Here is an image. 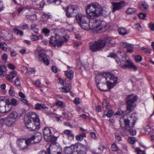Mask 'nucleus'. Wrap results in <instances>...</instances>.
I'll list each match as a JSON object with an SVG mask.
<instances>
[{"instance_id":"nucleus-1","label":"nucleus","mask_w":154,"mask_h":154,"mask_svg":"<svg viewBox=\"0 0 154 154\" xmlns=\"http://www.w3.org/2000/svg\"><path fill=\"white\" fill-rule=\"evenodd\" d=\"M24 121L26 127L30 131H36L40 128V120L35 112L30 113L24 118Z\"/></svg>"},{"instance_id":"nucleus-2","label":"nucleus","mask_w":154,"mask_h":154,"mask_svg":"<svg viewBox=\"0 0 154 154\" xmlns=\"http://www.w3.org/2000/svg\"><path fill=\"white\" fill-rule=\"evenodd\" d=\"M110 57L114 58L117 63L121 67L132 68L134 71L137 70V66L129 60L126 59L123 52L119 51L116 54H112Z\"/></svg>"},{"instance_id":"nucleus-3","label":"nucleus","mask_w":154,"mask_h":154,"mask_svg":"<svg viewBox=\"0 0 154 154\" xmlns=\"http://www.w3.org/2000/svg\"><path fill=\"white\" fill-rule=\"evenodd\" d=\"M117 77L112 74H110L109 73L106 72L104 73H100L98 75H96L95 77V82L97 87L100 90L103 91H106V90L103 89H101L98 86L99 82L101 80H106L107 86V87L111 88L113 87L115 85V83L117 80Z\"/></svg>"},{"instance_id":"nucleus-4","label":"nucleus","mask_w":154,"mask_h":154,"mask_svg":"<svg viewBox=\"0 0 154 154\" xmlns=\"http://www.w3.org/2000/svg\"><path fill=\"white\" fill-rule=\"evenodd\" d=\"M115 39L110 37H108L105 39H100L94 43L90 44V49L93 52L99 51L106 45L108 47H112L115 43Z\"/></svg>"},{"instance_id":"nucleus-5","label":"nucleus","mask_w":154,"mask_h":154,"mask_svg":"<svg viewBox=\"0 0 154 154\" xmlns=\"http://www.w3.org/2000/svg\"><path fill=\"white\" fill-rule=\"evenodd\" d=\"M102 8L99 4L93 2L87 5L86 8V12L87 18L93 19L99 17L102 14Z\"/></svg>"},{"instance_id":"nucleus-6","label":"nucleus","mask_w":154,"mask_h":154,"mask_svg":"<svg viewBox=\"0 0 154 154\" xmlns=\"http://www.w3.org/2000/svg\"><path fill=\"white\" fill-rule=\"evenodd\" d=\"M136 116V115L135 114L131 115V118L133 120L131 125H130V124L129 120L124 119V116L125 115H124L123 117H121L120 120V123L121 128L123 129L127 130L129 131L131 135L133 136L135 135L136 134V131L132 129L137 119Z\"/></svg>"},{"instance_id":"nucleus-7","label":"nucleus","mask_w":154,"mask_h":154,"mask_svg":"<svg viewBox=\"0 0 154 154\" xmlns=\"http://www.w3.org/2000/svg\"><path fill=\"white\" fill-rule=\"evenodd\" d=\"M137 97L134 94L129 95L127 97L126 100L127 109L130 112L133 111L136 107V105L134 103L137 102Z\"/></svg>"},{"instance_id":"nucleus-8","label":"nucleus","mask_w":154,"mask_h":154,"mask_svg":"<svg viewBox=\"0 0 154 154\" xmlns=\"http://www.w3.org/2000/svg\"><path fill=\"white\" fill-rule=\"evenodd\" d=\"M90 20L89 22V29L97 31L99 32L105 31V28L102 27L101 26V21L100 20Z\"/></svg>"},{"instance_id":"nucleus-9","label":"nucleus","mask_w":154,"mask_h":154,"mask_svg":"<svg viewBox=\"0 0 154 154\" xmlns=\"http://www.w3.org/2000/svg\"><path fill=\"white\" fill-rule=\"evenodd\" d=\"M85 16L81 14H78L75 16L76 21L79 23L81 27L86 30L89 29V23H87L85 20Z\"/></svg>"},{"instance_id":"nucleus-10","label":"nucleus","mask_w":154,"mask_h":154,"mask_svg":"<svg viewBox=\"0 0 154 154\" xmlns=\"http://www.w3.org/2000/svg\"><path fill=\"white\" fill-rule=\"evenodd\" d=\"M68 39L65 38H60L59 37L52 36L50 38L49 43L51 46L58 47H60L64 42H67Z\"/></svg>"},{"instance_id":"nucleus-11","label":"nucleus","mask_w":154,"mask_h":154,"mask_svg":"<svg viewBox=\"0 0 154 154\" xmlns=\"http://www.w3.org/2000/svg\"><path fill=\"white\" fill-rule=\"evenodd\" d=\"M44 139L48 142L54 143L57 140V138L52 135V133L50 129L48 127L45 128L43 131Z\"/></svg>"},{"instance_id":"nucleus-12","label":"nucleus","mask_w":154,"mask_h":154,"mask_svg":"<svg viewBox=\"0 0 154 154\" xmlns=\"http://www.w3.org/2000/svg\"><path fill=\"white\" fill-rule=\"evenodd\" d=\"M47 151L49 154H62V153L61 148L53 143L50 145Z\"/></svg>"},{"instance_id":"nucleus-13","label":"nucleus","mask_w":154,"mask_h":154,"mask_svg":"<svg viewBox=\"0 0 154 154\" xmlns=\"http://www.w3.org/2000/svg\"><path fill=\"white\" fill-rule=\"evenodd\" d=\"M75 152L73 154H85L87 151V147L80 143L75 144Z\"/></svg>"},{"instance_id":"nucleus-14","label":"nucleus","mask_w":154,"mask_h":154,"mask_svg":"<svg viewBox=\"0 0 154 154\" xmlns=\"http://www.w3.org/2000/svg\"><path fill=\"white\" fill-rule=\"evenodd\" d=\"M78 9V7L77 6H69L66 10V16L68 17H71L73 13L77 12Z\"/></svg>"},{"instance_id":"nucleus-15","label":"nucleus","mask_w":154,"mask_h":154,"mask_svg":"<svg viewBox=\"0 0 154 154\" xmlns=\"http://www.w3.org/2000/svg\"><path fill=\"white\" fill-rule=\"evenodd\" d=\"M112 11L113 12L122 9L125 5V2H123L118 3L112 2Z\"/></svg>"},{"instance_id":"nucleus-16","label":"nucleus","mask_w":154,"mask_h":154,"mask_svg":"<svg viewBox=\"0 0 154 154\" xmlns=\"http://www.w3.org/2000/svg\"><path fill=\"white\" fill-rule=\"evenodd\" d=\"M38 59L39 61L43 62L46 65L49 64L50 61L48 58L47 55L44 53L39 54Z\"/></svg>"},{"instance_id":"nucleus-17","label":"nucleus","mask_w":154,"mask_h":154,"mask_svg":"<svg viewBox=\"0 0 154 154\" xmlns=\"http://www.w3.org/2000/svg\"><path fill=\"white\" fill-rule=\"evenodd\" d=\"M17 143L18 147L22 150L27 149V147L26 140L24 139H18Z\"/></svg>"},{"instance_id":"nucleus-18","label":"nucleus","mask_w":154,"mask_h":154,"mask_svg":"<svg viewBox=\"0 0 154 154\" xmlns=\"http://www.w3.org/2000/svg\"><path fill=\"white\" fill-rule=\"evenodd\" d=\"M64 152L65 154H73L75 152V145H71L70 146H66Z\"/></svg>"},{"instance_id":"nucleus-19","label":"nucleus","mask_w":154,"mask_h":154,"mask_svg":"<svg viewBox=\"0 0 154 154\" xmlns=\"http://www.w3.org/2000/svg\"><path fill=\"white\" fill-rule=\"evenodd\" d=\"M35 109L38 110L43 109V111L45 112L48 111V107L45 104L38 103L35 105Z\"/></svg>"},{"instance_id":"nucleus-20","label":"nucleus","mask_w":154,"mask_h":154,"mask_svg":"<svg viewBox=\"0 0 154 154\" xmlns=\"http://www.w3.org/2000/svg\"><path fill=\"white\" fill-rule=\"evenodd\" d=\"M17 75V72L15 70L10 72L6 77V79L11 82H13V79Z\"/></svg>"},{"instance_id":"nucleus-21","label":"nucleus","mask_w":154,"mask_h":154,"mask_svg":"<svg viewBox=\"0 0 154 154\" xmlns=\"http://www.w3.org/2000/svg\"><path fill=\"white\" fill-rule=\"evenodd\" d=\"M32 136L35 143H37L39 142L41 140V134L39 133H36Z\"/></svg>"},{"instance_id":"nucleus-22","label":"nucleus","mask_w":154,"mask_h":154,"mask_svg":"<svg viewBox=\"0 0 154 154\" xmlns=\"http://www.w3.org/2000/svg\"><path fill=\"white\" fill-rule=\"evenodd\" d=\"M6 67L4 65L0 66V77L2 78L7 73Z\"/></svg>"},{"instance_id":"nucleus-23","label":"nucleus","mask_w":154,"mask_h":154,"mask_svg":"<svg viewBox=\"0 0 154 154\" xmlns=\"http://www.w3.org/2000/svg\"><path fill=\"white\" fill-rule=\"evenodd\" d=\"M64 132L66 134L69 140H72L74 139V135L71 131L66 130L64 131Z\"/></svg>"},{"instance_id":"nucleus-24","label":"nucleus","mask_w":154,"mask_h":154,"mask_svg":"<svg viewBox=\"0 0 154 154\" xmlns=\"http://www.w3.org/2000/svg\"><path fill=\"white\" fill-rule=\"evenodd\" d=\"M118 32L120 35H125L129 33L128 31H127L126 29L124 27H121L118 29Z\"/></svg>"},{"instance_id":"nucleus-25","label":"nucleus","mask_w":154,"mask_h":154,"mask_svg":"<svg viewBox=\"0 0 154 154\" xmlns=\"http://www.w3.org/2000/svg\"><path fill=\"white\" fill-rule=\"evenodd\" d=\"M73 72L71 70L65 72V74L66 76L70 79H72L73 78Z\"/></svg>"},{"instance_id":"nucleus-26","label":"nucleus","mask_w":154,"mask_h":154,"mask_svg":"<svg viewBox=\"0 0 154 154\" xmlns=\"http://www.w3.org/2000/svg\"><path fill=\"white\" fill-rule=\"evenodd\" d=\"M19 117L17 112L14 111L12 112L9 115V117L14 120Z\"/></svg>"},{"instance_id":"nucleus-27","label":"nucleus","mask_w":154,"mask_h":154,"mask_svg":"<svg viewBox=\"0 0 154 154\" xmlns=\"http://www.w3.org/2000/svg\"><path fill=\"white\" fill-rule=\"evenodd\" d=\"M14 123V120L10 118L9 117L8 118L6 119L5 125L8 126H11L12 125H13Z\"/></svg>"},{"instance_id":"nucleus-28","label":"nucleus","mask_w":154,"mask_h":154,"mask_svg":"<svg viewBox=\"0 0 154 154\" xmlns=\"http://www.w3.org/2000/svg\"><path fill=\"white\" fill-rule=\"evenodd\" d=\"M13 31L17 35H20L21 36L23 35V32L17 28H14L13 29Z\"/></svg>"},{"instance_id":"nucleus-29","label":"nucleus","mask_w":154,"mask_h":154,"mask_svg":"<svg viewBox=\"0 0 154 154\" xmlns=\"http://www.w3.org/2000/svg\"><path fill=\"white\" fill-rule=\"evenodd\" d=\"M25 140L27 146L35 143L32 136H31V137H30Z\"/></svg>"},{"instance_id":"nucleus-30","label":"nucleus","mask_w":154,"mask_h":154,"mask_svg":"<svg viewBox=\"0 0 154 154\" xmlns=\"http://www.w3.org/2000/svg\"><path fill=\"white\" fill-rule=\"evenodd\" d=\"M10 102H11V105L14 106H16L19 104V101L13 98L10 99Z\"/></svg>"},{"instance_id":"nucleus-31","label":"nucleus","mask_w":154,"mask_h":154,"mask_svg":"<svg viewBox=\"0 0 154 154\" xmlns=\"http://www.w3.org/2000/svg\"><path fill=\"white\" fill-rule=\"evenodd\" d=\"M26 17L28 20L31 21L35 20L36 19V15L35 14L32 15H26Z\"/></svg>"},{"instance_id":"nucleus-32","label":"nucleus","mask_w":154,"mask_h":154,"mask_svg":"<svg viewBox=\"0 0 154 154\" xmlns=\"http://www.w3.org/2000/svg\"><path fill=\"white\" fill-rule=\"evenodd\" d=\"M136 9L134 8H128L126 11L127 13L128 14H131L136 12Z\"/></svg>"},{"instance_id":"nucleus-33","label":"nucleus","mask_w":154,"mask_h":154,"mask_svg":"<svg viewBox=\"0 0 154 154\" xmlns=\"http://www.w3.org/2000/svg\"><path fill=\"white\" fill-rule=\"evenodd\" d=\"M133 45L131 44H129L126 49L128 52L131 53L133 51Z\"/></svg>"},{"instance_id":"nucleus-34","label":"nucleus","mask_w":154,"mask_h":154,"mask_svg":"<svg viewBox=\"0 0 154 154\" xmlns=\"http://www.w3.org/2000/svg\"><path fill=\"white\" fill-rule=\"evenodd\" d=\"M60 91L63 93H66L70 92V89L68 87H65L61 88Z\"/></svg>"},{"instance_id":"nucleus-35","label":"nucleus","mask_w":154,"mask_h":154,"mask_svg":"<svg viewBox=\"0 0 154 154\" xmlns=\"http://www.w3.org/2000/svg\"><path fill=\"white\" fill-rule=\"evenodd\" d=\"M140 7L141 9H143L146 10L148 7V5L145 3L143 2L140 5Z\"/></svg>"},{"instance_id":"nucleus-36","label":"nucleus","mask_w":154,"mask_h":154,"mask_svg":"<svg viewBox=\"0 0 154 154\" xmlns=\"http://www.w3.org/2000/svg\"><path fill=\"white\" fill-rule=\"evenodd\" d=\"M9 94L10 96H14L15 91L14 88L11 87L9 89Z\"/></svg>"},{"instance_id":"nucleus-37","label":"nucleus","mask_w":154,"mask_h":154,"mask_svg":"<svg viewBox=\"0 0 154 154\" xmlns=\"http://www.w3.org/2000/svg\"><path fill=\"white\" fill-rule=\"evenodd\" d=\"M128 141L131 144H134L136 142V140L134 137H131L128 138Z\"/></svg>"},{"instance_id":"nucleus-38","label":"nucleus","mask_w":154,"mask_h":154,"mask_svg":"<svg viewBox=\"0 0 154 154\" xmlns=\"http://www.w3.org/2000/svg\"><path fill=\"white\" fill-rule=\"evenodd\" d=\"M14 84L16 86H19L20 85V81L18 77H17L14 81Z\"/></svg>"},{"instance_id":"nucleus-39","label":"nucleus","mask_w":154,"mask_h":154,"mask_svg":"<svg viewBox=\"0 0 154 154\" xmlns=\"http://www.w3.org/2000/svg\"><path fill=\"white\" fill-rule=\"evenodd\" d=\"M6 45L5 42L0 43V48L3 50L6 51L7 49Z\"/></svg>"},{"instance_id":"nucleus-40","label":"nucleus","mask_w":154,"mask_h":154,"mask_svg":"<svg viewBox=\"0 0 154 154\" xmlns=\"http://www.w3.org/2000/svg\"><path fill=\"white\" fill-rule=\"evenodd\" d=\"M113 113L114 112L112 110L109 109L108 110L107 113L105 115L108 117L110 118L112 116Z\"/></svg>"},{"instance_id":"nucleus-41","label":"nucleus","mask_w":154,"mask_h":154,"mask_svg":"<svg viewBox=\"0 0 154 154\" xmlns=\"http://www.w3.org/2000/svg\"><path fill=\"white\" fill-rule=\"evenodd\" d=\"M33 84L37 87L39 88L42 87V85L39 80H37L33 82Z\"/></svg>"},{"instance_id":"nucleus-42","label":"nucleus","mask_w":154,"mask_h":154,"mask_svg":"<svg viewBox=\"0 0 154 154\" xmlns=\"http://www.w3.org/2000/svg\"><path fill=\"white\" fill-rule=\"evenodd\" d=\"M135 150L137 154H145L144 152L140 148L137 147L136 148Z\"/></svg>"},{"instance_id":"nucleus-43","label":"nucleus","mask_w":154,"mask_h":154,"mask_svg":"<svg viewBox=\"0 0 154 154\" xmlns=\"http://www.w3.org/2000/svg\"><path fill=\"white\" fill-rule=\"evenodd\" d=\"M103 107L104 108L107 109L108 106V102L107 100L106 99H104L103 100Z\"/></svg>"},{"instance_id":"nucleus-44","label":"nucleus","mask_w":154,"mask_h":154,"mask_svg":"<svg viewBox=\"0 0 154 154\" xmlns=\"http://www.w3.org/2000/svg\"><path fill=\"white\" fill-rule=\"evenodd\" d=\"M48 2L50 3L54 2L56 5H59L60 4V0H47Z\"/></svg>"},{"instance_id":"nucleus-45","label":"nucleus","mask_w":154,"mask_h":154,"mask_svg":"<svg viewBox=\"0 0 154 154\" xmlns=\"http://www.w3.org/2000/svg\"><path fill=\"white\" fill-rule=\"evenodd\" d=\"M111 149L112 150L114 151H116L118 150V148L116 144L114 143L112 145L111 147Z\"/></svg>"},{"instance_id":"nucleus-46","label":"nucleus","mask_w":154,"mask_h":154,"mask_svg":"<svg viewBox=\"0 0 154 154\" xmlns=\"http://www.w3.org/2000/svg\"><path fill=\"white\" fill-rule=\"evenodd\" d=\"M11 34H10L8 32H6L5 34V35H4L3 36H0L2 37H4V38H6V39L7 40H8L10 39L9 37H11Z\"/></svg>"},{"instance_id":"nucleus-47","label":"nucleus","mask_w":154,"mask_h":154,"mask_svg":"<svg viewBox=\"0 0 154 154\" xmlns=\"http://www.w3.org/2000/svg\"><path fill=\"white\" fill-rule=\"evenodd\" d=\"M135 59L137 62H139L142 60V58L140 56L137 55L135 56Z\"/></svg>"},{"instance_id":"nucleus-48","label":"nucleus","mask_w":154,"mask_h":154,"mask_svg":"<svg viewBox=\"0 0 154 154\" xmlns=\"http://www.w3.org/2000/svg\"><path fill=\"white\" fill-rule=\"evenodd\" d=\"M141 50L143 52L148 53L149 54L151 53V50H149L147 48H145L144 47H142L141 48Z\"/></svg>"},{"instance_id":"nucleus-49","label":"nucleus","mask_w":154,"mask_h":154,"mask_svg":"<svg viewBox=\"0 0 154 154\" xmlns=\"http://www.w3.org/2000/svg\"><path fill=\"white\" fill-rule=\"evenodd\" d=\"M5 105L1 106L0 105V112L2 113H6V110Z\"/></svg>"},{"instance_id":"nucleus-50","label":"nucleus","mask_w":154,"mask_h":154,"mask_svg":"<svg viewBox=\"0 0 154 154\" xmlns=\"http://www.w3.org/2000/svg\"><path fill=\"white\" fill-rule=\"evenodd\" d=\"M129 44L127 43L122 42L120 43V46L122 48H126Z\"/></svg>"},{"instance_id":"nucleus-51","label":"nucleus","mask_w":154,"mask_h":154,"mask_svg":"<svg viewBox=\"0 0 154 154\" xmlns=\"http://www.w3.org/2000/svg\"><path fill=\"white\" fill-rule=\"evenodd\" d=\"M105 148V146L102 145H100L99 146L98 149L100 153L102 152L103 150Z\"/></svg>"},{"instance_id":"nucleus-52","label":"nucleus","mask_w":154,"mask_h":154,"mask_svg":"<svg viewBox=\"0 0 154 154\" xmlns=\"http://www.w3.org/2000/svg\"><path fill=\"white\" fill-rule=\"evenodd\" d=\"M8 56L7 54H4L2 56V60L5 62H6L8 59Z\"/></svg>"},{"instance_id":"nucleus-53","label":"nucleus","mask_w":154,"mask_h":154,"mask_svg":"<svg viewBox=\"0 0 154 154\" xmlns=\"http://www.w3.org/2000/svg\"><path fill=\"white\" fill-rule=\"evenodd\" d=\"M31 37L33 41H36L38 39V36L36 35H32Z\"/></svg>"},{"instance_id":"nucleus-54","label":"nucleus","mask_w":154,"mask_h":154,"mask_svg":"<svg viewBox=\"0 0 154 154\" xmlns=\"http://www.w3.org/2000/svg\"><path fill=\"white\" fill-rule=\"evenodd\" d=\"M75 138L78 141H82L83 139L81 135V134L76 136Z\"/></svg>"},{"instance_id":"nucleus-55","label":"nucleus","mask_w":154,"mask_h":154,"mask_svg":"<svg viewBox=\"0 0 154 154\" xmlns=\"http://www.w3.org/2000/svg\"><path fill=\"white\" fill-rule=\"evenodd\" d=\"M124 113V112L121 110H119L117 112L115 113L116 115L121 116L123 115Z\"/></svg>"},{"instance_id":"nucleus-56","label":"nucleus","mask_w":154,"mask_h":154,"mask_svg":"<svg viewBox=\"0 0 154 154\" xmlns=\"http://www.w3.org/2000/svg\"><path fill=\"white\" fill-rule=\"evenodd\" d=\"M42 31L45 34H48L50 32V30L46 28H43L42 30Z\"/></svg>"},{"instance_id":"nucleus-57","label":"nucleus","mask_w":154,"mask_h":154,"mask_svg":"<svg viewBox=\"0 0 154 154\" xmlns=\"http://www.w3.org/2000/svg\"><path fill=\"white\" fill-rule=\"evenodd\" d=\"M146 17V15L144 13H140L139 15V17L141 19H144Z\"/></svg>"},{"instance_id":"nucleus-58","label":"nucleus","mask_w":154,"mask_h":154,"mask_svg":"<svg viewBox=\"0 0 154 154\" xmlns=\"http://www.w3.org/2000/svg\"><path fill=\"white\" fill-rule=\"evenodd\" d=\"M20 27L22 29H28V25L26 24H25L24 25L21 26Z\"/></svg>"},{"instance_id":"nucleus-59","label":"nucleus","mask_w":154,"mask_h":154,"mask_svg":"<svg viewBox=\"0 0 154 154\" xmlns=\"http://www.w3.org/2000/svg\"><path fill=\"white\" fill-rule=\"evenodd\" d=\"M135 25L136 26V28L138 30L140 31L141 30L142 27L139 23H136L135 24Z\"/></svg>"},{"instance_id":"nucleus-60","label":"nucleus","mask_w":154,"mask_h":154,"mask_svg":"<svg viewBox=\"0 0 154 154\" xmlns=\"http://www.w3.org/2000/svg\"><path fill=\"white\" fill-rule=\"evenodd\" d=\"M22 101L24 103H25L26 105L29 106V104L28 103V100L26 99L25 98H23L22 99Z\"/></svg>"},{"instance_id":"nucleus-61","label":"nucleus","mask_w":154,"mask_h":154,"mask_svg":"<svg viewBox=\"0 0 154 154\" xmlns=\"http://www.w3.org/2000/svg\"><path fill=\"white\" fill-rule=\"evenodd\" d=\"M79 101L80 100L79 98H76L74 100V102L75 104L77 105L80 103Z\"/></svg>"},{"instance_id":"nucleus-62","label":"nucleus","mask_w":154,"mask_h":154,"mask_svg":"<svg viewBox=\"0 0 154 154\" xmlns=\"http://www.w3.org/2000/svg\"><path fill=\"white\" fill-rule=\"evenodd\" d=\"M52 70L53 72L56 73L57 72V67L55 66H53L52 67Z\"/></svg>"},{"instance_id":"nucleus-63","label":"nucleus","mask_w":154,"mask_h":154,"mask_svg":"<svg viewBox=\"0 0 154 154\" xmlns=\"http://www.w3.org/2000/svg\"><path fill=\"white\" fill-rule=\"evenodd\" d=\"M63 103L61 101H58L56 103V105L57 106H62L63 105Z\"/></svg>"},{"instance_id":"nucleus-64","label":"nucleus","mask_w":154,"mask_h":154,"mask_svg":"<svg viewBox=\"0 0 154 154\" xmlns=\"http://www.w3.org/2000/svg\"><path fill=\"white\" fill-rule=\"evenodd\" d=\"M149 27L151 30L154 31V24L150 23L149 25Z\"/></svg>"}]
</instances>
